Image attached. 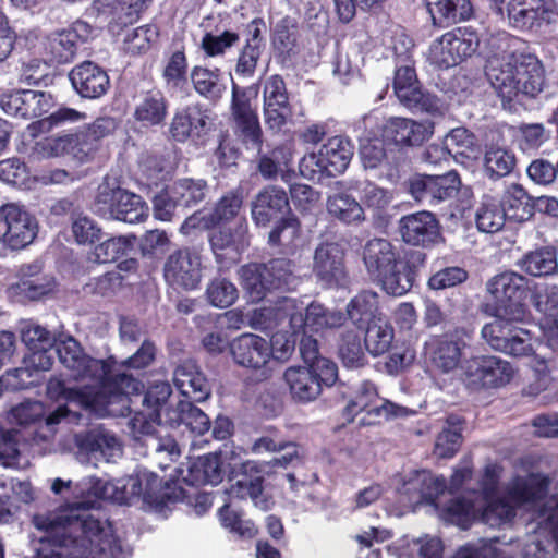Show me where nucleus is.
<instances>
[{
    "mask_svg": "<svg viewBox=\"0 0 558 558\" xmlns=\"http://www.w3.org/2000/svg\"><path fill=\"white\" fill-rule=\"evenodd\" d=\"M23 341L33 350L32 361L39 368L47 371L52 366V360L47 354L50 345V333L40 326L31 327L22 333Z\"/></svg>",
    "mask_w": 558,
    "mask_h": 558,
    "instance_id": "obj_59",
    "label": "nucleus"
},
{
    "mask_svg": "<svg viewBox=\"0 0 558 558\" xmlns=\"http://www.w3.org/2000/svg\"><path fill=\"white\" fill-rule=\"evenodd\" d=\"M463 342L452 335L434 336L425 344L430 363L444 373L458 367L461 361Z\"/></svg>",
    "mask_w": 558,
    "mask_h": 558,
    "instance_id": "obj_37",
    "label": "nucleus"
},
{
    "mask_svg": "<svg viewBox=\"0 0 558 558\" xmlns=\"http://www.w3.org/2000/svg\"><path fill=\"white\" fill-rule=\"evenodd\" d=\"M550 484V478L543 473L515 475L506 488V497L518 508L534 507L547 498Z\"/></svg>",
    "mask_w": 558,
    "mask_h": 558,
    "instance_id": "obj_27",
    "label": "nucleus"
},
{
    "mask_svg": "<svg viewBox=\"0 0 558 558\" xmlns=\"http://www.w3.org/2000/svg\"><path fill=\"white\" fill-rule=\"evenodd\" d=\"M173 383L187 401L203 402L211 393V387L205 374L194 360L181 362L174 369Z\"/></svg>",
    "mask_w": 558,
    "mask_h": 558,
    "instance_id": "obj_33",
    "label": "nucleus"
},
{
    "mask_svg": "<svg viewBox=\"0 0 558 558\" xmlns=\"http://www.w3.org/2000/svg\"><path fill=\"white\" fill-rule=\"evenodd\" d=\"M507 219L500 201L492 195H484L475 215L477 229L481 232L495 233L502 229Z\"/></svg>",
    "mask_w": 558,
    "mask_h": 558,
    "instance_id": "obj_52",
    "label": "nucleus"
},
{
    "mask_svg": "<svg viewBox=\"0 0 558 558\" xmlns=\"http://www.w3.org/2000/svg\"><path fill=\"white\" fill-rule=\"evenodd\" d=\"M95 27L88 22L77 19L66 28L48 35L43 41L40 37L29 32L24 36V41L29 45V51L36 54L38 44L44 46L48 60L57 64H66L74 60L78 49L95 38Z\"/></svg>",
    "mask_w": 558,
    "mask_h": 558,
    "instance_id": "obj_7",
    "label": "nucleus"
},
{
    "mask_svg": "<svg viewBox=\"0 0 558 558\" xmlns=\"http://www.w3.org/2000/svg\"><path fill=\"white\" fill-rule=\"evenodd\" d=\"M34 524L37 529L50 532L46 538L50 544L69 547L68 558H109L108 533L101 522L93 515H35Z\"/></svg>",
    "mask_w": 558,
    "mask_h": 558,
    "instance_id": "obj_5",
    "label": "nucleus"
},
{
    "mask_svg": "<svg viewBox=\"0 0 558 558\" xmlns=\"http://www.w3.org/2000/svg\"><path fill=\"white\" fill-rule=\"evenodd\" d=\"M352 328L363 330L374 323L383 320L379 310V295L369 290H363L350 300L345 308Z\"/></svg>",
    "mask_w": 558,
    "mask_h": 558,
    "instance_id": "obj_40",
    "label": "nucleus"
},
{
    "mask_svg": "<svg viewBox=\"0 0 558 558\" xmlns=\"http://www.w3.org/2000/svg\"><path fill=\"white\" fill-rule=\"evenodd\" d=\"M489 80L502 109L510 112L518 111L526 101L535 100L546 85L542 61L536 54L525 51L510 53Z\"/></svg>",
    "mask_w": 558,
    "mask_h": 558,
    "instance_id": "obj_3",
    "label": "nucleus"
},
{
    "mask_svg": "<svg viewBox=\"0 0 558 558\" xmlns=\"http://www.w3.org/2000/svg\"><path fill=\"white\" fill-rule=\"evenodd\" d=\"M169 113V100L158 87L143 89L134 97L132 117L140 126L151 129L162 125Z\"/></svg>",
    "mask_w": 558,
    "mask_h": 558,
    "instance_id": "obj_30",
    "label": "nucleus"
},
{
    "mask_svg": "<svg viewBox=\"0 0 558 558\" xmlns=\"http://www.w3.org/2000/svg\"><path fill=\"white\" fill-rule=\"evenodd\" d=\"M230 111L235 135L246 148L260 153L264 135L257 110L252 105L251 88L232 83Z\"/></svg>",
    "mask_w": 558,
    "mask_h": 558,
    "instance_id": "obj_11",
    "label": "nucleus"
},
{
    "mask_svg": "<svg viewBox=\"0 0 558 558\" xmlns=\"http://www.w3.org/2000/svg\"><path fill=\"white\" fill-rule=\"evenodd\" d=\"M299 350L305 367L322 372L327 381L338 378L337 364L320 354L318 341L313 336L303 333Z\"/></svg>",
    "mask_w": 558,
    "mask_h": 558,
    "instance_id": "obj_50",
    "label": "nucleus"
},
{
    "mask_svg": "<svg viewBox=\"0 0 558 558\" xmlns=\"http://www.w3.org/2000/svg\"><path fill=\"white\" fill-rule=\"evenodd\" d=\"M363 262L371 279L387 294L401 296L415 286L420 272L426 267L427 254L411 250L400 258L389 240L374 238L363 248Z\"/></svg>",
    "mask_w": 558,
    "mask_h": 558,
    "instance_id": "obj_2",
    "label": "nucleus"
},
{
    "mask_svg": "<svg viewBox=\"0 0 558 558\" xmlns=\"http://www.w3.org/2000/svg\"><path fill=\"white\" fill-rule=\"evenodd\" d=\"M172 395V387L169 381L157 380L148 386L144 393L143 405L145 411H151V418L160 420L162 412H166V418L172 416V410L168 407V401Z\"/></svg>",
    "mask_w": 558,
    "mask_h": 558,
    "instance_id": "obj_56",
    "label": "nucleus"
},
{
    "mask_svg": "<svg viewBox=\"0 0 558 558\" xmlns=\"http://www.w3.org/2000/svg\"><path fill=\"white\" fill-rule=\"evenodd\" d=\"M165 281L174 289L195 290L202 280V257L184 246L173 251L163 264Z\"/></svg>",
    "mask_w": 558,
    "mask_h": 558,
    "instance_id": "obj_14",
    "label": "nucleus"
},
{
    "mask_svg": "<svg viewBox=\"0 0 558 558\" xmlns=\"http://www.w3.org/2000/svg\"><path fill=\"white\" fill-rule=\"evenodd\" d=\"M447 489V480L444 476L437 477L429 472H418L408 483V490L417 494L416 500L435 507L439 506L438 497Z\"/></svg>",
    "mask_w": 558,
    "mask_h": 558,
    "instance_id": "obj_51",
    "label": "nucleus"
},
{
    "mask_svg": "<svg viewBox=\"0 0 558 558\" xmlns=\"http://www.w3.org/2000/svg\"><path fill=\"white\" fill-rule=\"evenodd\" d=\"M267 271L265 263H248L241 266L239 276L250 301L260 302L267 296L268 292L274 290L268 282Z\"/></svg>",
    "mask_w": 558,
    "mask_h": 558,
    "instance_id": "obj_46",
    "label": "nucleus"
},
{
    "mask_svg": "<svg viewBox=\"0 0 558 558\" xmlns=\"http://www.w3.org/2000/svg\"><path fill=\"white\" fill-rule=\"evenodd\" d=\"M74 90L86 99H98L110 88L107 71L93 61H83L69 72Z\"/></svg>",
    "mask_w": 558,
    "mask_h": 558,
    "instance_id": "obj_29",
    "label": "nucleus"
},
{
    "mask_svg": "<svg viewBox=\"0 0 558 558\" xmlns=\"http://www.w3.org/2000/svg\"><path fill=\"white\" fill-rule=\"evenodd\" d=\"M475 501V496L459 495L439 504L436 510L445 523L468 530L481 514Z\"/></svg>",
    "mask_w": 558,
    "mask_h": 558,
    "instance_id": "obj_38",
    "label": "nucleus"
},
{
    "mask_svg": "<svg viewBox=\"0 0 558 558\" xmlns=\"http://www.w3.org/2000/svg\"><path fill=\"white\" fill-rule=\"evenodd\" d=\"M515 167V157L512 153L500 147H490L484 156V169L493 179L504 178L512 172Z\"/></svg>",
    "mask_w": 558,
    "mask_h": 558,
    "instance_id": "obj_63",
    "label": "nucleus"
},
{
    "mask_svg": "<svg viewBox=\"0 0 558 558\" xmlns=\"http://www.w3.org/2000/svg\"><path fill=\"white\" fill-rule=\"evenodd\" d=\"M478 46L480 36L472 26H458L432 43L428 58L439 69H449L472 57Z\"/></svg>",
    "mask_w": 558,
    "mask_h": 558,
    "instance_id": "obj_9",
    "label": "nucleus"
},
{
    "mask_svg": "<svg viewBox=\"0 0 558 558\" xmlns=\"http://www.w3.org/2000/svg\"><path fill=\"white\" fill-rule=\"evenodd\" d=\"M499 201L509 220L524 222L535 215V201L520 184H510Z\"/></svg>",
    "mask_w": 558,
    "mask_h": 558,
    "instance_id": "obj_43",
    "label": "nucleus"
},
{
    "mask_svg": "<svg viewBox=\"0 0 558 558\" xmlns=\"http://www.w3.org/2000/svg\"><path fill=\"white\" fill-rule=\"evenodd\" d=\"M345 250L336 242L320 243L314 253L313 272L327 287H338L347 278Z\"/></svg>",
    "mask_w": 558,
    "mask_h": 558,
    "instance_id": "obj_24",
    "label": "nucleus"
},
{
    "mask_svg": "<svg viewBox=\"0 0 558 558\" xmlns=\"http://www.w3.org/2000/svg\"><path fill=\"white\" fill-rule=\"evenodd\" d=\"M299 26L294 19L284 16L279 20L271 31V47L276 61L282 66H289L300 52Z\"/></svg>",
    "mask_w": 558,
    "mask_h": 558,
    "instance_id": "obj_34",
    "label": "nucleus"
},
{
    "mask_svg": "<svg viewBox=\"0 0 558 558\" xmlns=\"http://www.w3.org/2000/svg\"><path fill=\"white\" fill-rule=\"evenodd\" d=\"M275 221L268 234L269 246L291 250L301 235V221L292 211Z\"/></svg>",
    "mask_w": 558,
    "mask_h": 558,
    "instance_id": "obj_53",
    "label": "nucleus"
},
{
    "mask_svg": "<svg viewBox=\"0 0 558 558\" xmlns=\"http://www.w3.org/2000/svg\"><path fill=\"white\" fill-rule=\"evenodd\" d=\"M401 240L411 246L428 248L441 239V227L435 214L427 210L404 215L399 220Z\"/></svg>",
    "mask_w": 558,
    "mask_h": 558,
    "instance_id": "obj_21",
    "label": "nucleus"
},
{
    "mask_svg": "<svg viewBox=\"0 0 558 558\" xmlns=\"http://www.w3.org/2000/svg\"><path fill=\"white\" fill-rule=\"evenodd\" d=\"M283 378L292 397L301 402L315 400L322 393L324 386L331 387L338 379L327 381L322 372L305 366L287 368Z\"/></svg>",
    "mask_w": 558,
    "mask_h": 558,
    "instance_id": "obj_31",
    "label": "nucleus"
},
{
    "mask_svg": "<svg viewBox=\"0 0 558 558\" xmlns=\"http://www.w3.org/2000/svg\"><path fill=\"white\" fill-rule=\"evenodd\" d=\"M529 282L514 271L499 274L488 281L487 290L494 299L497 318L525 320L530 314L525 301L531 295L533 306L542 314L541 326L554 343L558 339V287L535 286L531 292Z\"/></svg>",
    "mask_w": 558,
    "mask_h": 558,
    "instance_id": "obj_1",
    "label": "nucleus"
},
{
    "mask_svg": "<svg viewBox=\"0 0 558 558\" xmlns=\"http://www.w3.org/2000/svg\"><path fill=\"white\" fill-rule=\"evenodd\" d=\"M118 129L112 117H98L74 132L50 138L47 148L52 156H69L84 165L95 161L104 149V141Z\"/></svg>",
    "mask_w": 558,
    "mask_h": 558,
    "instance_id": "obj_6",
    "label": "nucleus"
},
{
    "mask_svg": "<svg viewBox=\"0 0 558 558\" xmlns=\"http://www.w3.org/2000/svg\"><path fill=\"white\" fill-rule=\"evenodd\" d=\"M145 483L144 488H142V480L132 478V494L133 495H142L143 501L149 505L151 508L156 510H163L168 507V505L175 500L172 497L167 488L162 485V480L159 478L156 474H146L144 476Z\"/></svg>",
    "mask_w": 558,
    "mask_h": 558,
    "instance_id": "obj_49",
    "label": "nucleus"
},
{
    "mask_svg": "<svg viewBox=\"0 0 558 558\" xmlns=\"http://www.w3.org/2000/svg\"><path fill=\"white\" fill-rule=\"evenodd\" d=\"M354 154V145L342 135L327 140L317 153L305 156L300 161V172L303 177L315 180L325 177L342 174L350 165Z\"/></svg>",
    "mask_w": 558,
    "mask_h": 558,
    "instance_id": "obj_8",
    "label": "nucleus"
},
{
    "mask_svg": "<svg viewBox=\"0 0 558 558\" xmlns=\"http://www.w3.org/2000/svg\"><path fill=\"white\" fill-rule=\"evenodd\" d=\"M328 213L339 221L351 225L365 219L363 207L351 195L338 193L327 199Z\"/></svg>",
    "mask_w": 558,
    "mask_h": 558,
    "instance_id": "obj_55",
    "label": "nucleus"
},
{
    "mask_svg": "<svg viewBox=\"0 0 558 558\" xmlns=\"http://www.w3.org/2000/svg\"><path fill=\"white\" fill-rule=\"evenodd\" d=\"M383 141L398 147L421 145L427 138V129L414 120L392 117L381 130Z\"/></svg>",
    "mask_w": 558,
    "mask_h": 558,
    "instance_id": "obj_35",
    "label": "nucleus"
},
{
    "mask_svg": "<svg viewBox=\"0 0 558 558\" xmlns=\"http://www.w3.org/2000/svg\"><path fill=\"white\" fill-rule=\"evenodd\" d=\"M434 25L446 27L473 15L471 0H425Z\"/></svg>",
    "mask_w": 558,
    "mask_h": 558,
    "instance_id": "obj_42",
    "label": "nucleus"
},
{
    "mask_svg": "<svg viewBox=\"0 0 558 558\" xmlns=\"http://www.w3.org/2000/svg\"><path fill=\"white\" fill-rule=\"evenodd\" d=\"M54 97L47 92L15 89L0 95V107L10 116L22 119L43 117L54 107Z\"/></svg>",
    "mask_w": 558,
    "mask_h": 558,
    "instance_id": "obj_17",
    "label": "nucleus"
},
{
    "mask_svg": "<svg viewBox=\"0 0 558 558\" xmlns=\"http://www.w3.org/2000/svg\"><path fill=\"white\" fill-rule=\"evenodd\" d=\"M519 269L532 277H547L558 271V250L554 245L537 246L517 262Z\"/></svg>",
    "mask_w": 558,
    "mask_h": 558,
    "instance_id": "obj_41",
    "label": "nucleus"
},
{
    "mask_svg": "<svg viewBox=\"0 0 558 558\" xmlns=\"http://www.w3.org/2000/svg\"><path fill=\"white\" fill-rule=\"evenodd\" d=\"M392 87L400 102L409 109L426 112L439 109V99L422 89L413 65H400L396 69Z\"/></svg>",
    "mask_w": 558,
    "mask_h": 558,
    "instance_id": "obj_18",
    "label": "nucleus"
},
{
    "mask_svg": "<svg viewBox=\"0 0 558 558\" xmlns=\"http://www.w3.org/2000/svg\"><path fill=\"white\" fill-rule=\"evenodd\" d=\"M205 293L209 304L218 308H227L239 299L235 284L222 277L211 279Z\"/></svg>",
    "mask_w": 558,
    "mask_h": 558,
    "instance_id": "obj_64",
    "label": "nucleus"
},
{
    "mask_svg": "<svg viewBox=\"0 0 558 558\" xmlns=\"http://www.w3.org/2000/svg\"><path fill=\"white\" fill-rule=\"evenodd\" d=\"M289 211L292 210L286 191L275 185L265 186L252 202V219L259 227L268 226Z\"/></svg>",
    "mask_w": 558,
    "mask_h": 558,
    "instance_id": "obj_32",
    "label": "nucleus"
},
{
    "mask_svg": "<svg viewBox=\"0 0 558 558\" xmlns=\"http://www.w3.org/2000/svg\"><path fill=\"white\" fill-rule=\"evenodd\" d=\"M0 220H3L7 227L3 241L12 250L26 247L37 235V220L22 205L15 203L2 205Z\"/></svg>",
    "mask_w": 558,
    "mask_h": 558,
    "instance_id": "obj_19",
    "label": "nucleus"
},
{
    "mask_svg": "<svg viewBox=\"0 0 558 558\" xmlns=\"http://www.w3.org/2000/svg\"><path fill=\"white\" fill-rule=\"evenodd\" d=\"M464 421L458 416L448 417V427L444 428L437 436L435 444V453L444 459L452 458L460 449L462 444V423Z\"/></svg>",
    "mask_w": 558,
    "mask_h": 558,
    "instance_id": "obj_60",
    "label": "nucleus"
},
{
    "mask_svg": "<svg viewBox=\"0 0 558 558\" xmlns=\"http://www.w3.org/2000/svg\"><path fill=\"white\" fill-rule=\"evenodd\" d=\"M510 318H496L482 328V337L496 351L520 357L533 352L532 332L518 327Z\"/></svg>",
    "mask_w": 558,
    "mask_h": 558,
    "instance_id": "obj_13",
    "label": "nucleus"
},
{
    "mask_svg": "<svg viewBox=\"0 0 558 558\" xmlns=\"http://www.w3.org/2000/svg\"><path fill=\"white\" fill-rule=\"evenodd\" d=\"M171 194L181 208H191L197 206L205 199L207 192V182L204 179L182 178L174 181L171 185Z\"/></svg>",
    "mask_w": 558,
    "mask_h": 558,
    "instance_id": "obj_54",
    "label": "nucleus"
},
{
    "mask_svg": "<svg viewBox=\"0 0 558 558\" xmlns=\"http://www.w3.org/2000/svg\"><path fill=\"white\" fill-rule=\"evenodd\" d=\"M161 78L168 90H181L189 82V58L183 43H173L163 53Z\"/></svg>",
    "mask_w": 558,
    "mask_h": 558,
    "instance_id": "obj_36",
    "label": "nucleus"
},
{
    "mask_svg": "<svg viewBox=\"0 0 558 558\" xmlns=\"http://www.w3.org/2000/svg\"><path fill=\"white\" fill-rule=\"evenodd\" d=\"M243 202L244 191L242 187L228 191L217 201L213 210L204 217L205 226L216 228L235 219L242 209Z\"/></svg>",
    "mask_w": 558,
    "mask_h": 558,
    "instance_id": "obj_48",
    "label": "nucleus"
},
{
    "mask_svg": "<svg viewBox=\"0 0 558 558\" xmlns=\"http://www.w3.org/2000/svg\"><path fill=\"white\" fill-rule=\"evenodd\" d=\"M363 335L368 353L373 356H379L388 352L391 348L395 330L383 319L363 329Z\"/></svg>",
    "mask_w": 558,
    "mask_h": 558,
    "instance_id": "obj_61",
    "label": "nucleus"
},
{
    "mask_svg": "<svg viewBox=\"0 0 558 558\" xmlns=\"http://www.w3.org/2000/svg\"><path fill=\"white\" fill-rule=\"evenodd\" d=\"M73 442L80 454L105 456L107 451L114 448L117 439L114 436L88 429L74 434Z\"/></svg>",
    "mask_w": 558,
    "mask_h": 558,
    "instance_id": "obj_58",
    "label": "nucleus"
},
{
    "mask_svg": "<svg viewBox=\"0 0 558 558\" xmlns=\"http://www.w3.org/2000/svg\"><path fill=\"white\" fill-rule=\"evenodd\" d=\"M266 23L262 17H254L244 27V43L239 50L235 73L242 77H252L265 49Z\"/></svg>",
    "mask_w": 558,
    "mask_h": 558,
    "instance_id": "obj_26",
    "label": "nucleus"
},
{
    "mask_svg": "<svg viewBox=\"0 0 558 558\" xmlns=\"http://www.w3.org/2000/svg\"><path fill=\"white\" fill-rule=\"evenodd\" d=\"M247 230V220L242 217L233 230L220 227L209 233L210 248L220 268L228 269L240 260L248 245Z\"/></svg>",
    "mask_w": 558,
    "mask_h": 558,
    "instance_id": "obj_16",
    "label": "nucleus"
},
{
    "mask_svg": "<svg viewBox=\"0 0 558 558\" xmlns=\"http://www.w3.org/2000/svg\"><path fill=\"white\" fill-rule=\"evenodd\" d=\"M211 126L210 110L199 102L190 104L174 112L169 125V134L178 143L191 140L203 144Z\"/></svg>",
    "mask_w": 558,
    "mask_h": 558,
    "instance_id": "obj_15",
    "label": "nucleus"
},
{
    "mask_svg": "<svg viewBox=\"0 0 558 558\" xmlns=\"http://www.w3.org/2000/svg\"><path fill=\"white\" fill-rule=\"evenodd\" d=\"M95 211L104 218H113L132 225L146 220L149 208L140 195L119 186L102 184L95 198Z\"/></svg>",
    "mask_w": 558,
    "mask_h": 558,
    "instance_id": "obj_10",
    "label": "nucleus"
},
{
    "mask_svg": "<svg viewBox=\"0 0 558 558\" xmlns=\"http://www.w3.org/2000/svg\"><path fill=\"white\" fill-rule=\"evenodd\" d=\"M363 330L342 328L337 338V355L345 368L356 369L367 364Z\"/></svg>",
    "mask_w": 558,
    "mask_h": 558,
    "instance_id": "obj_39",
    "label": "nucleus"
},
{
    "mask_svg": "<svg viewBox=\"0 0 558 558\" xmlns=\"http://www.w3.org/2000/svg\"><path fill=\"white\" fill-rule=\"evenodd\" d=\"M466 386L472 389L500 388L510 383L514 369L512 365L498 356H472L462 365Z\"/></svg>",
    "mask_w": 558,
    "mask_h": 558,
    "instance_id": "obj_12",
    "label": "nucleus"
},
{
    "mask_svg": "<svg viewBox=\"0 0 558 558\" xmlns=\"http://www.w3.org/2000/svg\"><path fill=\"white\" fill-rule=\"evenodd\" d=\"M234 363L252 371L264 368L271 359L269 341L259 335L244 332L229 342Z\"/></svg>",
    "mask_w": 558,
    "mask_h": 558,
    "instance_id": "obj_25",
    "label": "nucleus"
},
{
    "mask_svg": "<svg viewBox=\"0 0 558 558\" xmlns=\"http://www.w3.org/2000/svg\"><path fill=\"white\" fill-rule=\"evenodd\" d=\"M263 470L255 461H245L238 469H233L230 476L228 494L232 498H251L256 506L267 508V501L260 499L264 490Z\"/></svg>",
    "mask_w": 558,
    "mask_h": 558,
    "instance_id": "obj_28",
    "label": "nucleus"
},
{
    "mask_svg": "<svg viewBox=\"0 0 558 558\" xmlns=\"http://www.w3.org/2000/svg\"><path fill=\"white\" fill-rule=\"evenodd\" d=\"M194 401L181 400L172 410V416L166 418L171 427L185 425L192 433L202 436L210 428V420L205 412L197 408Z\"/></svg>",
    "mask_w": 558,
    "mask_h": 558,
    "instance_id": "obj_47",
    "label": "nucleus"
},
{
    "mask_svg": "<svg viewBox=\"0 0 558 558\" xmlns=\"http://www.w3.org/2000/svg\"><path fill=\"white\" fill-rule=\"evenodd\" d=\"M136 236H111L99 243L95 250V260L98 263H113L128 255L134 247Z\"/></svg>",
    "mask_w": 558,
    "mask_h": 558,
    "instance_id": "obj_62",
    "label": "nucleus"
},
{
    "mask_svg": "<svg viewBox=\"0 0 558 558\" xmlns=\"http://www.w3.org/2000/svg\"><path fill=\"white\" fill-rule=\"evenodd\" d=\"M121 49L131 57L147 54L160 38V28L155 23H147L126 31L122 35Z\"/></svg>",
    "mask_w": 558,
    "mask_h": 558,
    "instance_id": "obj_45",
    "label": "nucleus"
},
{
    "mask_svg": "<svg viewBox=\"0 0 558 558\" xmlns=\"http://www.w3.org/2000/svg\"><path fill=\"white\" fill-rule=\"evenodd\" d=\"M47 396L54 401L77 404L81 409L93 408L97 403L98 393L89 388L68 387L61 376H52L47 383Z\"/></svg>",
    "mask_w": 558,
    "mask_h": 558,
    "instance_id": "obj_44",
    "label": "nucleus"
},
{
    "mask_svg": "<svg viewBox=\"0 0 558 558\" xmlns=\"http://www.w3.org/2000/svg\"><path fill=\"white\" fill-rule=\"evenodd\" d=\"M57 351L60 362L74 373L75 378L95 380L100 391L108 397L140 396L144 390V384L140 378L116 369L114 356L94 359L87 355L73 338L61 342Z\"/></svg>",
    "mask_w": 558,
    "mask_h": 558,
    "instance_id": "obj_4",
    "label": "nucleus"
},
{
    "mask_svg": "<svg viewBox=\"0 0 558 558\" xmlns=\"http://www.w3.org/2000/svg\"><path fill=\"white\" fill-rule=\"evenodd\" d=\"M507 14L512 27L520 31H538L558 21V12L546 0H510Z\"/></svg>",
    "mask_w": 558,
    "mask_h": 558,
    "instance_id": "obj_23",
    "label": "nucleus"
},
{
    "mask_svg": "<svg viewBox=\"0 0 558 558\" xmlns=\"http://www.w3.org/2000/svg\"><path fill=\"white\" fill-rule=\"evenodd\" d=\"M387 405L388 403L379 398L376 386L365 380L359 386L341 415L345 423H352L360 413H365L360 424L373 425L379 423L381 418H388Z\"/></svg>",
    "mask_w": 558,
    "mask_h": 558,
    "instance_id": "obj_20",
    "label": "nucleus"
},
{
    "mask_svg": "<svg viewBox=\"0 0 558 558\" xmlns=\"http://www.w3.org/2000/svg\"><path fill=\"white\" fill-rule=\"evenodd\" d=\"M190 77L195 92L209 100L221 98L225 86L220 84L219 70H209L205 66H193Z\"/></svg>",
    "mask_w": 558,
    "mask_h": 558,
    "instance_id": "obj_57",
    "label": "nucleus"
},
{
    "mask_svg": "<svg viewBox=\"0 0 558 558\" xmlns=\"http://www.w3.org/2000/svg\"><path fill=\"white\" fill-rule=\"evenodd\" d=\"M263 109L266 125L280 131L292 116L287 84L280 74L270 75L263 87Z\"/></svg>",
    "mask_w": 558,
    "mask_h": 558,
    "instance_id": "obj_22",
    "label": "nucleus"
}]
</instances>
